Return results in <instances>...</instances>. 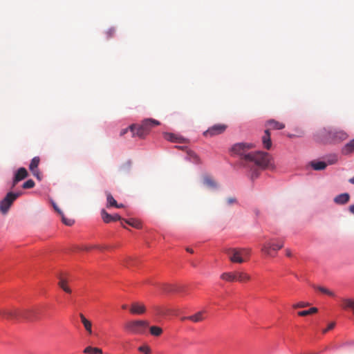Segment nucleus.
Listing matches in <instances>:
<instances>
[{
	"label": "nucleus",
	"instance_id": "45",
	"mask_svg": "<svg viewBox=\"0 0 354 354\" xmlns=\"http://www.w3.org/2000/svg\"><path fill=\"white\" fill-rule=\"evenodd\" d=\"M93 248H98V249H100V248L98 245H91V246H89V247H85L84 248V250H90L93 249Z\"/></svg>",
	"mask_w": 354,
	"mask_h": 354
},
{
	"label": "nucleus",
	"instance_id": "29",
	"mask_svg": "<svg viewBox=\"0 0 354 354\" xmlns=\"http://www.w3.org/2000/svg\"><path fill=\"white\" fill-rule=\"evenodd\" d=\"M102 218L104 223H109L113 221L112 215L109 214L106 210L102 209L101 211Z\"/></svg>",
	"mask_w": 354,
	"mask_h": 354
},
{
	"label": "nucleus",
	"instance_id": "34",
	"mask_svg": "<svg viewBox=\"0 0 354 354\" xmlns=\"http://www.w3.org/2000/svg\"><path fill=\"white\" fill-rule=\"evenodd\" d=\"M61 217H62V222L66 225H68V226H71L73 225L74 223V220L71 219V218H66L64 214L62 213L61 215Z\"/></svg>",
	"mask_w": 354,
	"mask_h": 354
},
{
	"label": "nucleus",
	"instance_id": "1",
	"mask_svg": "<svg viewBox=\"0 0 354 354\" xmlns=\"http://www.w3.org/2000/svg\"><path fill=\"white\" fill-rule=\"evenodd\" d=\"M254 147L253 144L246 142L236 143L232 147V152L240 157L241 165L250 169L252 180L258 177L259 169L266 168L270 162L268 153L251 151Z\"/></svg>",
	"mask_w": 354,
	"mask_h": 354
},
{
	"label": "nucleus",
	"instance_id": "53",
	"mask_svg": "<svg viewBox=\"0 0 354 354\" xmlns=\"http://www.w3.org/2000/svg\"><path fill=\"white\" fill-rule=\"evenodd\" d=\"M186 250L188 252H190V253H193L194 252V250L189 248H186Z\"/></svg>",
	"mask_w": 354,
	"mask_h": 354
},
{
	"label": "nucleus",
	"instance_id": "23",
	"mask_svg": "<svg viewBox=\"0 0 354 354\" xmlns=\"http://www.w3.org/2000/svg\"><path fill=\"white\" fill-rule=\"evenodd\" d=\"M310 165L315 170L319 171L324 170L326 167L327 163L323 161H312Z\"/></svg>",
	"mask_w": 354,
	"mask_h": 354
},
{
	"label": "nucleus",
	"instance_id": "21",
	"mask_svg": "<svg viewBox=\"0 0 354 354\" xmlns=\"http://www.w3.org/2000/svg\"><path fill=\"white\" fill-rule=\"evenodd\" d=\"M221 279L227 281V282H234L236 281V275L234 272H223L221 274Z\"/></svg>",
	"mask_w": 354,
	"mask_h": 354
},
{
	"label": "nucleus",
	"instance_id": "14",
	"mask_svg": "<svg viewBox=\"0 0 354 354\" xmlns=\"http://www.w3.org/2000/svg\"><path fill=\"white\" fill-rule=\"evenodd\" d=\"M350 199V195L348 193H344L337 195L334 198V202L338 205L346 204Z\"/></svg>",
	"mask_w": 354,
	"mask_h": 354
},
{
	"label": "nucleus",
	"instance_id": "15",
	"mask_svg": "<svg viewBox=\"0 0 354 354\" xmlns=\"http://www.w3.org/2000/svg\"><path fill=\"white\" fill-rule=\"evenodd\" d=\"M236 281L241 283L247 282L250 280V276L243 271H235Z\"/></svg>",
	"mask_w": 354,
	"mask_h": 354
},
{
	"label": "nucleus",
	"instance_id": "55",
	"mask_svg": "<svg viewBox=\"0 0 354 354\" xmlns=\"http://www.w3.org/2000/svg\"><path fill=\"white\" fill-rule=\"evenodd\" d=\"M122 308L123 309H126V308H127V306L126 304L122 305Z\"/></svg>",
	"mask_w": 354,
	"mask_h": 354
},
{
	"label": "nucleus",
	"instance_id": "32",
	"mask_svg": "<svg viewBox=\"0 0 354 354\" xmlns=\"http://www.w3.org/2000/svg\"><path fill=\"white\" fill-rule=\"evenodd\" d=\"M187 157L189 160L194 163H198L199 162V158L196 155V153H194L192 151H187Z\"/></svg>",
	"mask_w": 354,
	"mask_h": 354
},
{
	"label": "nucleus",
	"instance_id": "30",
	"mask_svg": "<svg viewBox=\"0 0 354 354\" xmlns=\"http://www.w3.org/2000/svg\"><path fill=\"white\" fill-rule=\"evenodd\" d=\"M2 315L6 318L14 319L17 317L18 312L16 310H5L2 313Z\"/></svg>",
	"mask_w": 354,
	"mask_h": 354
},
{
	"label": "nucleus",
	"instance_id": "27",
	"mask_svg": "<svg viewBox=\"0 0 354 354\" xmlns=\"http://www.w3.org/2000/svg\"><path fill=\"white\" fill-rule=\"evenodd\" d=\"M106 201H107V204H106L107 207H115V205H117L118 203L114 199V198L113 197V196L111 195V193L106 192Z\"/></svg>",
	"mask_w": 354,
	"mask_h": 354
},
{
	"label": "nucleus",
	"instance_id": "38",
	"mask_svg": "<svg viewBox=\"0 0 354 354\" xmlns=\"http://www.w3.org/2000/svg\"><path fill=\"white\" fill-rule=\"evenodd\" d=\"M115 32V30L113 28H109V29L106 32V37H107V38H111V37H112L114 35Z\"/></svg>",
	"mask_w": 354,
	"mask_h": 354
},
{
	"label": "nucleus",
	"instance_id": "47",
	"mask_svg": "<svg viewBox=\"0 0 354 354\" xmlns=\"http://www.w3.org/2000/svg\"><path fill=\"white\" fill-rule=\"evenodd\" d=\"M129 129V128H126V129H122V130L121 131V132H120V136H123V135H124L125 133H127Z\"/></svg>",
	"mask_w": 354,
	"mask_h": 354
},
{
	"label": "nucleus",
	"instance_id": "18",
	"mask_svg": "<svg viewBox=\"0 0 354 354\" xmlns=\"http://www.w3.org/2000/svg\"><path fill=\"white\" fill-rule=\"evenodd\" d=\"M203 182L206 187L211 189H216L218 187L216 182L209 176H205Z\"/></svg>",
	"mask_w": 354,
	"mask_h": 354
},
{
	"label": "nucleus",
	"instance_id": "44",
	"mask_svg": "<svg viewBox=\"0 0 354 354\" xmlns=\"http://www.w3.org/2000/svg\"><path fill=\"white\" fill-rule=\"evenodd\" d=\"M112 217L113 218V221H122V219L120 216L118 214H115L114 215H112Z\"/></svg>",
	"mask_w": 354,
	"mask_h": 354
},
{
	"label": "nucleus",
	"instance_id": "46",
	"mask_svg": "<svg viewBox=\"0 0 354 354\" xmlns=\"http://www.w3.org/2000/svg\"><path fill=\"white\" fill-rule=\"evenodd\" d=\"M53 207L55 209V210L59 214L61 215L63 212L57 207V206L55 205V204H53Z\"/></svg>",
	"mask_w": 354,
	"mask_h": 354
},
{
	"label": "nucleus",
	"instance_id": "10",
	"mask_svg": "<svg viewBox=\"0 0 354 354\" xmlns=\"http://www.w3.org/2000/svg\"><path fill=\"white\" fill-rule=\"evenodd\" d=\"M130 313L133 315H142L146 312V307L142 303L133 302L129 309Z\"/></svg>",
	"mask_w": 354,
	"mask_h": 354
},
{
	"label": "nucleus",
	"instance_id": "51",
	"mask_svg": "<svg viewBox=\"0 0 354 354\" xmlns=\"http://www.w3.org/2000/svg\"><path fill=\"white\" fill-rule=\"evenodd\" d=\"M348 182L353 185H354V176L351 178L349 180H348Z\"/></svg>",
	"mask_w": 354,
	"mask_h": 354
},
{
	"label": "nucleus",
	"instance_id": "20",
	"mask_svg": "<svg viewBox=\"0 0 354 354\" xmlns=\"http://www.w3.org/2000/svg\"><path fill=\"white\" fill-rule=\"evenodd\" d=\"M204 314L205 311H199L193 315L188 316L187 318L188 320H190L194 323L201 322L205 319Z\"/></svg>",
	"mask_w": 354,
	"mask_h": 354
},
{
	"label": "nucleus",
	"instance_id": "26",
	"mask_svg": "<svg viewBox=\"0 0 354 354\" xmlns=\"http://www.w3.org/2000/svg\"><path fill=\"white\" fill-rule=\"evenodd\" d=\"M84 353L87 354H102V350L97 347L87 346L84 350Z\"/></svg>",
	"mask_w": 354,
	"mask_h": 354
},
{
	"label": "nucleus",
	"instance_id": "12",
	"mask_svg": "<svg viewBox=\"0 0 354 354\" xmlns=\"http://www.w3.org/2000/svg\"><path fill=\"white\" fill-rule=\"evenodd\" d=\"M59 282L58 286L60 288H62L66 293H71L72 290L70 287L68 286V280L64 276L63 274H59L58 275Z\"/></svg>",
	"mask_w": 354,
	"mask_h": 354
},
{
	"label": "nucleus",
	"instance_id": "40",
	"mask_svg": "<svg viewBox=\"0 0 354 354\" xmlns=\"http://www.w3.org/2000/svg\"><path fill=\"white\" fill-rule=\"evenodd\" d=\"M309 304L308 303H304V302H299L295 305H293V308H304L306 306H308Z\"/></svg>",
	"mask_w": 354,
	"mask_h": 354
},
{
	"label": "nucleus",
	"instance_id": "31",
	"mask_svg": "<svg viewBox=\"0 0 354 354\" xmlns=\"http://www.w3.org/2000/svg\"><path fill=\"white\" fill-rule=\"evenodd\" d=\"M318 311V309L315 307H313V308H310V309L307 310H302V311H299L298 313V315L299 316H302V317H304V316H307V315H311V314H313V313H315Z\"/></svg>",
	"mask_w": 354,
	"mask_h": 354
},
{
	"label": "nucleus",
	"instance_id": "22",
	"mask_svg": "<svg viewBox=\"0 0 354 354\" xmlns=\"http://www.w3.org/2000/svg\"><path fill=\"white\" fill-rule=\"evenodd\" d=\"M354 151V139L347 143L342 148V152L343 154L347 155Z\"/></svg>",
	"mask_w": 354,
	"mask_h": 354
},
{
	"label": "nucleus",
	"instance_id": "35",
	"mask_svg": "<svg viewBox=\"0 0 354 354\" xmlns=\"http://www.w3.org/2000/svg\"><path fill=\"white\" fill-rule=\"evenodd\" d=\"M35 182L32 179H29L22 185V187L25 189H31L35 187Z\"/></svg>",
	"mask_w": 354,
	"mask_h": 354
},
{
	"label": "nucleus",
	"instance_id": "37",
	"mask_svg": "<svg viewBox=\"0 0 354 354\" xmlns=\"http://www.w3.org/2000/svg\"><path fill=\"white\" fill-rule=\"evenodd\" d=\"M138 351L144 354H151V349L149 346L143 345L138 348Z\"/></svg>",
	"mask_w": 354,
	"mask_h": 354
},
{
	"label": "nucleus",
	"instance_id": "3",
	"mask_svg": "<svg viewBox=\"0 0 354 354\" xmlns=\"http://www.w3.org/2000/svg\"><path fill=\"white\" fill-rule=\"evenodd\" d=\"M283 247L282 241L270 239L262 244L261 250L267 257H274L277 251Z\"/></svg>",
	"mask_w": 354,
	"mask_h": 354
},
{
	"label": "nucleus",
	"instance_id": "28",
	"mask_svg": "<svg viewBox=\"0 0 354 354\" xmlns=\"http://www.w3.org/2000/svg\"><path fill=\"white\" fill-rule=\"evenodd\" d=\"M313 287L320 291L322 293H324V294H326L327 295H329L330 297H334L335 296V294L333 292L330 291V290H328V288H325V287H322V286H313Z\"/></svg>",
	"mask_w": 354,
	"mask_h": 354
},
{
	"label": "nucleus",
	"instance_id": "7",
	"mask_svg": "<svg viewBox=\"0 0 354 354\" xmlns=\"http://www.w3.org/2000/svg\"><path fill=\"white\" fill-rule=\"evenodd\" d=\"M14 201L15 198L12 196V195L8 193L6 196L0 201V212L4 215L6 214Z\"/></svg>",
	"mask_w": 354,
	"mask_h": 354
},
{
	"label": "nucleus",
	"instance_id": "41",
	"mask_svg": "<svg viewBox=\"0 0 354 354\" xmlns=\"http://www.w3.org/2000/svg\"><path fill=\"white\" fill-rule=\"evenodd\" d=\"M337 156H333V158L330 160H328V162L329 165H333L337 162Z\"/></svg>",
	"mask_w": 354,
	"mask_h": 354
},
{
	"label": "nucleus",
	"instance_id": "49",
	"mask_svg": "<svg viewBox=\"0 0 354 354\" xmlns=\"http://www.w3.org/2000/svg\"><path fill=\"white\" fill-rule=\"evenodd\" d=\"M286 256L290 257L292 256L291 251L289 249L286 250Z\"/></svg>",
	"mask_w": 354,
	"mask_h": 354
},
{
	"label": "nucleus",
	"instance_id": "25",
	"mask_svg": "<svg viewBox=\"0 0 354 354\" xmlns=\"http://www.w3.org/2000/svg\"><path fill=\"white\" fill-rule=\"evenodd\" d=\"M122 222H125L128 225H129L135 228H137V229H139L141 227V223L139 221L134 219V218H130L128 220L122 219Z\"/></svg>",
	"mask_w": 354,
	"mask_h": 354
},
{
	"label": "nucleus",
	"instance_id": "36",
	"mask_svg": "<svg viewBox=\"0 0 354 354\" xmlns=\"http://www.w3.org/2000/svg\"><path fill=\"white\" fill-rule=\"evenodd\" d=\"M165 138L167 140H169L173 142H180V140L174 134L172 133H167L165 136Z\"/></svg>",
	"mask_w": 354,
	"mask_h": 354
},
{
	"label": "nucleus",
	"instance_id": "2",
	"mask_svg": "<svg viewBox=\"0 0 354 354\" xmlns=\"http://www.w3.org/2000/svg\"><path fill=\"white\" fill-rule=\"evenodd\" d=\"M230 260L233 263H242L245 258H249L251 252L250 248H228L225 250Z\"/></svg>",
	"mask_w": 354,
	"mask_h": 354
},
{
	"label": "nucleus",
	"instance_id": "13",
	"mask_svg": "<svg viewBox=\"0 0 354 354\" xmlns=\"http://www.w3.org/2000/svg\"><path fill=\"white\" fill-rule=\"evenodd\" d=\"M80 318L81 322L82 323L85 330L88 333V335L93 334L92 330V322L88 319L82 313L80 314Z\"/></svg>",
	"mask_w": 354,
	"mask_h": 354
},
{
	"label": "nucleus",
	"instance_id": "24",
	"mask_svg": "<svg viewBox=\"0 0 354 354\" xmlns=\"http://www.w3.org/2000/svg\"><path fill=\"white\" fill-rule=\"evenodd\" d=\"M39 162L40 158L38 156H35L31 160L29 165V169L32 174H35V170L37 169Z\"/></svg>",
	"mask_w": 354,
	"mask_h": 354
},
{
	"label": "nucleus",
	"instance_id": "33",
	"mask_svg": "<svg viewBox=\"0 0 354 354\" xmlns=\"http://www.w3.org/2000/svg\"><path fill=\"white\" fill-rule=\"evenodd\" d=\"M150 333L152 335L159 336L162 334V330L158 326H153L150 327Z\"/></svg>",
	"mask_w": 354,
	"mask_h": 354
},
{
	"label": "nucleus",
	"instance_id": "5",
	"mask_svg": "<svg viewBox=\"0 0 354 354\" xmlns=\"http://www.w3.org/2000/svg\"><path fill=\"white\" fill-rule=\"evenodd\" d=\"M149 326V322L143 320L131 321L125 324L124 328L131 333H144Z\"/></svg>",
	"mask_w": 354,
	"mask_h": 354
},
{
	"label": "nucleus",
	"instance_id": "54",
	"mask_svg": "<svg viewBox=\"0 0 354 354\" xmlns=\"http://www.w3.org/2000/svg\"><path fill=\"white\" fill-rule=\"evenodd\" d=\"M186 319H188L187 317H183L181 318V320H182V321H185V320H186Z\"/></svg>",
	"mask_w": 354,
	"mask_h": 354
},
{
	"label": "nucleus",
	"instance_id": "48",
	"mask_svg": "<svg viewBox=\"0 0 354 354\" xmlns=\"http://www.w3.org/2000/svg\"><path fill=\"white\" fill-rule=\"evenodd\" d=\"M35 176H36L38 179H40V177H39V175H40V173L39 171H38V169H36L35 171V174H32Z\"/></svg>",
	"mask_w": 354,
	"mask_h": 354
},
{
	"label": "nucleus",
	"instance_id": "8",
	"mask_svg": "<svg viewBox=\"0 0 354 354\" xmlns=\"http://www.w3.org/2000/svg\"><path fill=\"white\" fill-rule=\"evenodd\" d=\"M129 130L132 133V137L144 138L148 135L141 124H131L129 126Z\"/></svg>",
	"mask_w": 354,
	"mask_h": 354
},
{
	"label": "nucleus",
	"instance_id": "6",
	"mask_svg": "<svg viewBox=\"0 0 354 354\" xmlns=\"http://www.w3.org/2000/svg\"><path fill=\"white\" fill-rule=\"evenodd\" d=\"M227 128V125L225 124H216L204 131L203 135L205 137H214L218 136L224 133Z\"/></svg>",
	"mask_w": 354,
	"mask_h": 354
},
{
	"label": "nucleus",
	"instance_id": "52",
	"mask_svg": "<svg viewBox=\"0 0 354 354\" xmlns=\"http://www.w3.org/2000/svg\"><path fill=\"white\" fill-rule=\"evenodd\" d=\"M124 207L123 204H118L115 206L116 208H122Z\"/></svg>",
	"mask_w": 354,
	"mask_h": 354
},
{
	"label": "nucleus",
	"instance_id": "4",
	"mask_svg": "<svg viewBox=\"0 0 354 354\" xmlns=\"http://www.w3.org/2000/svg\"><path fill=\"white\" fill-rule=\"evenodd\" d=\"M326 140L328 142L338 143L346 140L348 137V134L343 130L332 129L324 131Z\"/></svg>",
	"mask_w": 354,
	"mask_h": 354
},
{
	"label": "nucleus",
	"instance_id": "50",
	"mask_svg": "<svg viewBox=\"0 0 354 354\" xmlns=\"http://www.w3.org/2000/svg\"><path fill=\"white\" fill-rule=\"evenodd\" d=\"M349 211L354 214V205H350Z\"/></svg>",
	"mask_w": 354,
	"mask_h": 354
},
{
	"label": "nucleus",
	"instance_id": "9",
	"mask_svg": "<svg viewBox=\"0 0 354 354\" xmlns=\"http://www.w3.org/2000/svg\"><path fill=\"white\" fill-rule=\"evenodd\" d=\"M28 175V174L26 168L20 167L15 174L11 187L14 188L19 181L25 179Z\"/></svg>",
	"mask_w": 354,
	"mask_h": 354
},
{
	"label": "nucleus",
	"instance_id": "17",
	"mask_svg": "<svg viewBox=\"0 0 354 354\" xmlns=\"http://www.w3.org/2000/svg\"><path fill=\"white\" fill-rule=\"evenodd\" d=\"M267 125L269 127V131L270 129H283L285 127V124L282 122H280L279 121L274 120H269L267 122Z\"/></svg>",
	"mask_w": 354,
	"mask_h": 354
},
{
	"label": "nucleus",
	"instance_id": "19",
	"mask_svg": "<svg viewBox=\"0 0 354 354\" xmlns=\"http://www.w3.org/2000/svg\"><path fill=\"white\" fill-rule=\"evenodd\" d=\"M342 308L344 310L351 309L354 315V300L352 299L344 298L342 299Z\"/></svg>",
	"mask_w": 354,
	"mask_h": 354
},
{
	"label": "nucleus",
	"instance_id": "39",
	"mask_svg": "<svg viewBox=\"0 0 354 354\" xmlns=\"http://www.w3.org/2000/svg\"><path fill=\"white\" fill-rule=\"evenodd\" d=\"M335 323L331 322L330 324H328V326H327L326 328H325L322 330V333L324 334L326 333L328 330H332L335 327Z\"/></svg>",
	"mask_w": 354,
	"mask_h": 354
},
{
	"label": "nucleus",
	"instance_id": "43",
	"mask_svg": "<svg viewBox=\"0 0 354 354\" xmlns=\"http://www.w3.org/2000/svg\"><path fill=\"white\" fill-rule=\"evenodd\" d=\"M227 203L228 205H232L236 203V199L235 198H228L227 199Z\"/></svg>",
	"mask_w": 354,
	"mask_h": 354
},
{
	"label": "nucleus",
	"instance_id": "42",
	"mask_svg": "<svg viewBox=\"0 0 354 354\" xmlns=\"http://www.w3.org/2000/svg\"><path fill=\"white\" fill-rule=\"evenodd\" d=\"M9 194H12V196L15 198V201L19 196L22 194V192H17V193H13V192H8Z\"/></svg>",
	"mask_w": 354,
	"mask_h": 354
},
{
	"label": "nucleus",
	"instance_id": "11",
	"mask_svg": "<svg viewBox=\"0 0 354 354\" xmlns=\"http://www.w3.org/2000/svg\"><path fill=\"white\" fill-rule=\"evenodd\" d=\"M159 124V121L154 119H146L141 123L142 127L144 128V130L147 132V134H149V131L153 127Z\"/></svg>",
	"mask_w": 354,
	"mask_h": 354
},
{
	"label": "nucleus",
	"instance_id": "16",
	"mask_svg": "<svg viewBox=\"0 0 354 354\" xmlns=\"http://www.w3.org/2000/svg\"><path fill=\"white\" fill-rule=\"evenodd\" d=\"M262 142L263 147L266 149H270L272 147V141L270 138V133L269 129H266L264 132V135L262 136Z\"/></svg>",
	"mask_w": 354,
	"mask_h": 354
}]
</instances>
